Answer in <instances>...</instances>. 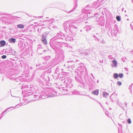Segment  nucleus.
Segmentation results:
<instances>
[{
	"label": "nucleus",
	"instance_id": "nucleus-1",
	"mask_svg": "<svg viewBox=\"0 0 133 133\" xmlns=\"http://www.w3.org/2000/svg\"><path fill=\"white\" fill-rule=\"evenodd\" d=\"M65 39L66 41H70L71 40L73 41L72 38H71L69 37L66 36V35L60 32L57 33V35L52 38L51 41H53L54 44L58 46H59L62 47L63 45L64 44V40Z\"/></svg>",
	"mask_w": 133,
	"mask_h": 133
},
{
	"label": "nucleus",
	"instance_id": "nucleus-2",
	"mask_svg": "<svg viewBox=\"0 0 133 133\" xmlns=\"http://www.w3.org/2000/svg\"><path fill=\"white\" fill-rule=\"evenodd\" d=\"M35 95L34 96L37 99H44L48 97L54 96V95L52 94L48 93L46 91L36 90L35 92Z\"/></svg>",
	"mask_w": 133,
	"mask_h": 133
},
{
	"label": "nucleus",
	"instance_id": "nucleus-3",
	"mask_svg": "<svg viewBox=\"0 0 133 133\" xmlns=\"http://www.w3.org/2000/svg\"><path fill=\"white\" fill-rule=\"evenodd\" d=\"M64 28L65 31L66 32V30L68 29L71 31L74 30L75 28V21L70 20L69 22H65L64 23Z\"/></svg>",
	"mask_w": 133,
	"mask_h": 133
},
{
	"label": "nucleus",
	"instance_id": "nucleus-4",
	"mask_svg": "<svg viewBox=\"0 0 133 133\" xmlns=\"http://www.w3.org/2000/svg\"><path fill=\"white\" fill-rule=\"evenodd\" d=\"M66 75L65 74H62V76L60 77V79L61 81H63V82L65 84V85H67L69 84L70 83H71V82H74V81H72L69 78H65Z\"/></svg>",
	"mask_w": 133,
	"mask_h": 133
},
{
	"label": "nucleus",
	"instance_id": "nucleus-5",
	"mask_svg": "<svg viewBox=\"0 0 133 133\" xmlns=\"http://www.w3.org/2000/svg\"><path fill=\"white\" fill-rule=\"evenodd\" d=\"M30 90H25L24 91V93L25 95V97L28 96L30 95H31L34 94L33 92L31 91V90H32L31 89L32 88L31 87H30Z\"/></svg>",
	"mask_w": 133,
	"mask_h": 133
},
{
	"label": "nucleus",
	"instance_id": "nucleus-6",
	"mask_svg": "<svg viewBox=\"0 0 133 133\" xmlns=\"http://www.w3.org/2000/svg\"><path fill=\"white\" fill-rule=\"evenodd\" d=\"M47 35L46 34H43L42 36V39L41 41L42 42L45 44L46 45L47 44L46 39Z\"/></svg>",
	"mask_w": 133,
	"mask_h": 133
},
{
	"label": "nucleus",
	"instance_id": "nucleus-7",
	"mask_svg": "<svg viewBox=\"0 0 133 133\" xmlns=\"http://www.w3.org/2000/svg\"><path fill=\"white\" fill-rule=\"evenodd\" d=\"M13 76L12 77L14 79H15L17 82H18V80L22 81L23 80V78H22V76L17 77V75H13Z\"/></svg>",
	"mask_w": 133,
	"mask_h": 133
},
{
	"label": "nucleus",
	"instance_id": "nucleus-8",
	"mask_svg": "<svg viewBox=\"0 0 133 133\" xmlns=\"http://www.w3.org/2000/svg\"><path fill=\"white\" fill-rule=\"evenodd\" d=\"M21 106V104H18L16 105L15 107H14V108L13 107H9V108H7L2 113L1 115H3L4 114L7 110H8L9 109H10L11 108H18L20 106Z\"/></svg>",
	"mask_w": 133,
	"mask_h": 133
},
{
	"label": "nucleus",
	"instance_id": "nucleus-9",
	"mask_svg": "<svg viewBox=\"0 0 133 133\" xmlns=\"http://www.w3.org/2000/svg\"><path fill=\"white\" fill-rule=\"evenodd\" d=\"M48 68V65H43L42 66L38 68L37 69L38 70H44L47 69Z\"/></svg>",
	"mask_w": 133,
	"mask_h": 133
},
{
	"label": "nucleus",
	"instance_id": "nucleus-10",
	"mask_svg": "<svg viewBox=\"0 0 133 133\" xmlns=\"http://www.w3.org/2000/svg\"><path fill=\"white\" fill-rule=\"evenodd\" d=\"M8 41L10 43H14L16 42V39L15 38L12 37L9 38Z\"/></svg>",
	"mask_w": 133,
	"mask_h": 133
},
{
	"label": "nucleus",
	"instance_id": "nucleus-11",
	"mask_svg": "<svg viewBox=\"0 0 133 133\" xmlns=\"http://www.w3.org/2000/svg\"><path fill=\"white\" fill-rule=\"evenodd\" d=\"M6 44V42L4 40H3L0 41V46H3Z\"/></svg>",
	"mask_w": 133,
	"mask_h": 133
},
{
	"label": "nucleus",
	"instance_id": "nucleus-12",
	"mask_svg": "<svg viewBox=\"0 0 133 133\" xmlns=\"http://www.w3.org/2000/svg\"><path fill=\"white\" fill-rule=\"evenodd\" d=\"M74 82H71V83H70L68 85H66V88H71L73 86V83Z\"/></svg>",
	"mask_w": 133,
	"mask_h": 133
},
{
	"label": "nucleus",
	"instance_id": "nucleus-13",
	"mask_svg": "<svg viewBox=\"0 0 133 133\" xmlns=\"http://www.w3.org/2000/svg\"><path fill=\"white\" fill-rule=\"evenodd\" d=\"M92 93L94 94V95H97L98 94L99 90H97L93 91L92 92Z\"/></svg>",
	"mask_w": 133,
	"mask_h": 133
},
{
	"label": "nucleus",
	"instance_id": "nucleus-14",
	"mask_svg": "<svg viewBox=\"0 0 133 133\" xmlns=\"http://www.w3.org/2000/svg\"><path fill=\"white\" fill-rule=\"evenodd\" d=\"M50 57V56H47L43 57V59L45 61H47L48 60Z\"/></svg>",
	"mask_w": 133,
	"mask_h": 133
},
{
	"label": "nucleus",
	"instance_id": "nucleus-15",
	"mask_svg": "<svg viewBox=\"0 0 133 133\" xmlns=\"http://www.w3.org/2000/svg\"><path fill=\"white\" fill-rule=\"evenodd\" d=\"M17 27L19 28L23 29L24 28V26L22 24H19L17 25Z\"/></svg>",
	"mask_w": 133,
	"mask_h": 133
},
{
	"label": "nucleus",
	"instance_id": "nucleus-16",
	"mask_svg": "<svg viewBox=\"0 0 133 133\" xmlns=\"http://www.w3.org/2000/svg\"><path fill=\"white\" fill-rule=\"evenodd\" d=\"M103 95L104 97H107V96L109 94L108 93L104 91L103 92Z\"/></svg>",
	"mask_w": 133,
	"mask_h": 133
},
{
	"label": "nucleus",
	"instance_id": "nucleus-17",
	"mask_svg": "<svg viewBox=\"0 0 133 133\" xmlns=\"http://www.w3.org/2000/svg\"><path fill=\"white\" fill-rule=\"evenodd\" d=\"M74 64V65H69L68 66L69 68L71 69L74 70L75 69Z\"/></svg>",
	"mask_w": 133,
	"mask_h": 133
},
{
	"label": "nucleus",
	"instance_id": "nucleus-18",
	"mask_svg": "<svg viewBox=\"0 0 133 133\" xmlns=\"http://www.w3.org/2000/svg\"><path fill=\"white\" fill-rule=\"evenodd\" d=\"M75 10V7H74L72 10L68 12L66 11L68 13H70L73 12Z\"/></svg>",
	"mask_w": 133,
	"mask_h": 133
},
{
	"label": "nucleus",
	"instance_id": "nucleus-19",
	"mask_svg": "<svg viewBox=\"0 0 133 133\" xmlns=\"http://www.w3.org/2000/svg\"><path fill=\"white\" fill-rule=\"evenodd\" d=\"M118 77V75L117 73H115L114 74V79L117 78Z\"/></svg>",
	"mask_w": 133,
	"mask_h": 133
},
{
	"label": "nucleus",
	"instance_id": "nucleus-20",
	"mask_svg": "<svg viewBox=\"0 0 133 133\" xmlns=\"http://www.w3.org/2000/svg\"><path fill=\"white\" fill-rule=\"evenodd\" d=\"M116 19L118 21L121 20V17L119 16H117L116 17Z\"/></svg>",
	"mask_w": 133,
	"mask_h": 133
},
{
	"label": "nucleus",
	"instance_id": "nucleus-21",
	"mask_svg": "<svg viewBox=\"0 0 133 133\" xmlns=\"http://www.w3.org/2000/svg\"><path fill=\"white\" fill-rule=\"evenodd\" d=\"M112 62L114 64V66H115L117 64V62L116 60H114Z\"/></svg>",
	"mask_w": 133,
	"mask_h": 133
},
{
	"label": "nucleus",
	"instance_id": "nucleus-22",
	"mask_svg": "<svg viewBox=\"0 0 133 133\" xmlns=\"http://www.w3.org/2000/svg\"><path fill=\"white\" fill-rule=\"evenodd\" d=\"M118 76H119V77L120 78H122L123 77V75L121 73V74H119L118 75Z\"/></svg>",
	"mask_w": 133,
	"mask_h": 133
},
{
	"label": "nucleus",
	"instance_id": "nucleus-23",
	"mask_svg": "<svg viewBox=\"0 0 133 133\" xmlns=\"http://www.w3.org/2000/svg\"><path fill=\"white\" fill-rule=\"evenodd\" d=\"M7 56L6 55H3L1 56V58L3 59H5L6 58Z\"/></svg>",
	"mask_w": 133,
	"mask_h": 133
},
{
	"label": "nucleus",
	"instance_id": "nucleus-24",
	"mask_svg": "<svg viewBox=\"0 0 133 133\" xmlns=\"http://www.w3.org/2000/svg\"><path fill=\"white\" fill-rule=\"evenodd\" d=\"M117 84L118 85H121L122 84V83L121 82L118 81L117 82Z\"/></svg>",
	"mask_w": 133,
	"mask_h": 133
},
{
	"label": "nucleus",
	"instance_id": "nucleus-25",
	"mask_svg": "<svg viewBox=\"0 0 133 133\" xmlns=\"http://www.w3.org/2000/svg\"><path fill=\"white\" fill-rule=\"evenodd\" d=\"M128 122L129 124H130L131 123V119H129L128 120Z\"/></svg>",
	"mask_w": 133,
	"mask_h": 133
},
{
	"label": "nucleus",
	"instance_id": "nucleus-26",
	"mask_svg": "<svg viewBox=\"0 0 133 133\" xmlns=\"http://www.w3.org/2000/svg\"><path fill=\"white\" fill-rule=\"evenodd\" d=\"M74 90H75L74 89V90H73L72 91H71V93H72V94L73 95H74L75 94Z\"/></svg>",
	"mask_w": 133,
	"mask_h": 133
},
{
	"label": "nucleus",
	"instance_id": "nucleus-27",
	"mask_svg": "<svg viewBox=\"0 0 133 133\" xmlns=\"http://www.w3.org/2000/svg\"><path fill=\"white\" fill-rule=\"evenodd\" d=\"M41 65V64L40 63H39L38 64H37L36 65V67L39 66H40Z\"/></svg>",
	"mask_w": 133,
	"mask_h": 133
},
{
	"label": "nucleus",
	"instance_id": "nucleus-28",
	"mask_svg": "<svg viewBox=\"0 0 133 133\" xmlns=\"http://www.w3.org/2000/svg\"><path fill=\"white\" fill-rule=\"evenodd\" d=\"M54 18H51L50 19H49V20H48V21L49 22H51V21H52L53 20H54Z\"/></svg>",
	"mask_w": 133,
	"mask_h": 133
},
{
	"label": "nucleus",
	"instance_id": "nucleus-29",
	"mask_svg": "<svg viewBox=\"0 0 133 133\" xmlns=\"http://www.w3.org/2000/svg\"><path fill=\"white\" fill-rule=\"evenodd\" d=\"M1 116H0V119H2V117H3V116H4V115H3H3H1Z\"/></svg>",
	"mask_w": 133,
	"mask_h": 133
},
{
	"label": "nucleus",
	"instance_id": "nucleus-30",
	"mask_svg": "<svg viewBox=\"0 0 133 133\" xmlns=\"http://www.w3.org/2000/svg\"><path fill=\"white\" fill-rule=\"evenodd\" d=\"M47 63V61H44L43 63V64H46Z\"/></svg>",
	"mask_w": 133,
	"mask_h": 133
},
{
	"label": "nucleus",
	"instance_id": "nucleus-31",
	"mask_svg": "<svg viewBox=\"0 0 133 133\" xmlns=\"http://www.w3.org/2000/svg\"><path fill=\"white\" fill-rule=\"evenodd\" d=\"M72 61H69L68 62V63H70V62L71 63V62H72Z\"/></svg>",
	"mask_w": 133,
	"mask_h": 133
},
{
	"label": "nucleus",
	"instance_id": "nucleus-32",
	"mask_svg": "<svg viewBox=\"0 0 133 133\" xmlns=\"http://www.w3.org/2000/svg\"><path fill=\"white\" fill-rule=\"evenodd\" d=\"M46 51V50H43V52H45Z\"/></svg>",
	"mask_w": 133,
	"mask_h": 133
},
{
	"label": "nucleus",
	"instance_id": "nucleus-33",
	"mask_svg": "<svg viewBox=\"0 0 133 133\" xmlns=\"http://www.w3.org/2000/svg\"><path fill=\"white\" fill-rule=\"evenodd\" d=\"M70 51H72V50H70Z\"/></svg>",
	"mask_w": 133,
	"mask_h": 133
},
{
	"label": "nucleus",
	"instance_id": "nucleus-34",
	"mask_svg": "<svg viewBox=\"0 0 133 133\" xmlns=\"http://www.w3.org/2000/svg\"><path fill=\"white\" fill-rule=\"evenodd\" d=\"M42 17L41 16V17H40V18H41Z\"/></svg>",
	"mask_w": 133,
	"mask_h": 133
},
{
	"label": "nucleus",
	"instance_id": "nucleus-35",
	"mask_svg": "<svg viewBox=\"0 0 133 133\" xmlns=\"http://www.w3.org/2000/svg\"><path fill=\"white\" fill-rule=\"evenodd\" d=\"M70 48H72L71 47H70Z\"/></svg>",
	"mask_w": 133,
	"mask_h": 133
},
{
	"label": "nucleus",
	"instance_id": "nucleus-36",
	"mask_svg": "<svg viewBox=\"0 0 133 133\" xmlns=\"http://www.w3.org/2000/svg\"><path fill=\"white\" fill-rule=\"evenodd\" d=\"M46 18H49V17H47Z\"/></svg>",
	"mask_w": 133,
	"mask_h": 133
},
{
	"label": "nucleus",
	"instance_id": "nucleus-37",
	"mask_svg": "<svg viewBox=\"0 0 133 133\" xmlns=\"http://www.w3.org/2000/svg\"><path fill=\"white\" fill-rule=\"evenodd\" d=\"M63 71H62V73H63Z\"/></svg>",
	"mask_w": 133,
	"mask_h": 133
},
{
	"label": "nucleus",
	"instance_id": "nucleus-38",
	"mask_svg": "<svg viewBox=\"0 0 133 133\" xmlns=\"http://www.w3.org/2000/svg\"><path fill=\"white\" fill-rule=\"evenodd\" d=\"M64 73H66V72H64Z\"/></svg>",
	"mask_w": 133,
	"mask_h": 133
}]
</instances>
